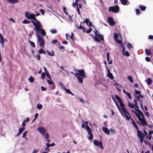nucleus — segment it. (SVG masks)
Listing matches in <instances>:
<instances>
[{
  "label": "nucleus",
  "instance_id": "nucleus-1",
  "mask_svg": "<svg viewBox=\"0 0 153 153\" xmlns=\"http://www.w3.org/2000/svg\"><path fill=\"white\" fill-rule=\"evenodd\" d=\"M31 22L35 27V28H33V30L36 31V36H40L39 34V32L41 31L40 33L43 36H45L46 35V33L44 29H42L41 28V27H42V25L40 22L37 24L36 23V22L33 20H31Z\"/></svg>",
  "mask_w": 153,
  "mask_h": 153
},
{
  "label": "nucleus",
  "instance_id": "nucleus-2",
  "mask_svg": "<svg viewBox=\"0 0 153 153\" xmlns=\"http://www.w3.org/2000/svg\"><path fill=\"white\" fill-rule=\"evenodd\" d=\"M135 110L143 118V119L140 121L141 122V124L143 125L146 126L147 124H146V122L145 119V116L142 112L140 110L137 109H135Z\"/></svg>",
  "mask_w": 153,
  "mask_h": 153
},
{
  "label": "nucleus",
  "instance_id": "nucleus-3",
  "mask_svg": "<svg viewBox=\"0 0 153 153\" xmlns=\"http://www.w3.org/2000/svg\"><path fill=\"white\" fill-rule=\"evenodd\" d=\"M85 128L88 131V134L90 135V137H88V139L90 140H92L93 139V135L91 131V128L87 124L86 125Z\"/></svg>",
  "mask_w": 153,
  "mask_h": 153
},
{
  "label": "nucleus",
  "instance_id": "nucleus-4",
  "mask_svg": "<svg viewBox=\"0 0 153 153\" xmlns=\"http://www.w3.org/2000/svg\"><path fill=\"white\" fill-rule=\"evenodd\" d=\"M37 38V42L39 44L40 47L43 48L44 47L45 42L44 39L40 36H36Z\"/></svg>",
  "mask_w": 153,
  "mask_h": 153
},
{
  "label": "nucleus",
  "instance_id": "nucleus-5",
  "mask_svg": "<svg viewBox=\"0 0 153 153\" xmlns=\"http://www.w3.org/2000/svg\"><path fill=\"white\" fill-rule=\"evenodd\" d=\"M120 8L118 6L116 5L114 6H111L109 8V12H112L114 13H117L119 11Z\"/></svg>",
  "mask_w": 153,
  "mask_h": 153
},
{
  "label": "nucleus",
  "instance_id": "nucleus-6",
  "mask_svg": "<svg viewBox=\"0 0 153 153\" xmlns=\"http://www.w3.org/2000/svg\"><path fill=\"white\" fill-rule=\"evenodd\" d=\"M38 130L39 131V132L41 133L42 136L45 137L46 139H48L49 138V137L48 134L46 133L45 131L42 128L39 127L38 128Z\"/></svg>",
  "mask_w": 153,
  "mask_h": 153
},
{
  "label": "nucleus",
  "instance_id": "nucleus-7",
  "mask_svg": "<svg viewBox=\"0 0 153 153\" xmlns=\"http://www.w3.org/2000/svg\"><path fill=\"white\" fill-rule=\"evenodd\" d=\"M77 71L79 73H76L75 74V75L80 76L82 78H86L85 73L83 69L78 70Z\"/></svg>",
  "mask_w": 153,
  "mask_h": 153
},
{
  "label": "nucleus",
  "instance_id": "nucleus-8",
  "mask_svg": "<svg viewBox=\"0 0 153 153\" xmlns=\"http://www.w3.org/2000/svg\"><path fill=\"white\" fill-rule=\"evenodd\" d=\"M32 19L34 20L36 22V23L37 24H38V23L40 22L39 20H37L35 17V14H30L28 18H27V19Z\"/></svg>",
  "mask_w": 153,
  "mask_h": 153
},
{
  "label": "nucleus",
  "instance_id": "nucleus-9",
  "mask_svg": "<svg viewBox=\"0 0 153 153\" xmlns=\"http://www.w3.org/2000/svg\"><path fill=\"white\" fill-rule=\"evenodd\" d=\"M137 135L139 137L140 140V142L142 143L143 141L144 136L143 133L141 132L137 133Z\"/></svg>",
  "mask_w": 153,
  "mask_h": 153
},
{
  "label": "nucleus",
  "instance_id": "nucleus-10",
  "mask_svg": "<svg viewBox=\"0 0 153 153\" xmlns=\"http://www.w3.org/2000/svg\"><path fill=\"white\" fill-rule=\"evenodd\" d=\"M108 22L111 26H113L116 23L115 21L113 20V19L111 17H109L108 18Z\"/></svg>",
  "mask_w": 153,
  "mask_h": 153
},
{
  "label": "nucleus",
  "instance_id": "nucleus-11",
  "mask_svg": "<svg viewBox=\"0 0 153 153\" xmlns=\"http://www.w3.org/2000/svg\"><path fill=\"white\" fill-rule=\"evenodd\" d=\"M108 74H107V76L109 77L111 79H114V77L113 74L110 72V70L109 68H107Z\"/></svg>",
  "mask_w": 153,
  "mask_h": 153
},
{
  "label": "nucleus",
  "instance_id": "nucleus-12",
  "mask_svg": "<svg viewBox=\"0 0 153 153\" xmlns=\"http://www.w3.org/2000/svg\"><path fill=\"white\" fill-rule=\"evenodd\" d=\"M82 22H80V24L79 25H76L77 26V27L79 29L81 30H82L83 31V33H85V28L84 27L82 26L81 25L82 24Z\"/></svg>",
  "mask_w": 153,
  "mask_h": 153
},
{
  "label": "nucleus",
  "instance_id": "nucleus-13",
  "mask_svg": "<svg viewBox=\"0 0 153 153\" xmlns=\"http://www.w3.org/2000/svg\"><path fill=\"white\" fill-rule=\"evenodd\" d=\"M102 130L106 134H110V131L108 128L103 126L102 128Z\"/></svg>",
  "mask_w": 153,
  "mask_h": 153
},
{
  "label": "nucleus",
  "instance_id": "nucleus-14",
  "mask_svg": "<svg viewBox=\"0 0 153 153\" xmlns=\"http://www.w3.org/2000/svg\"><path fill=\"white\" fill-rule=\"evenodd\" d=\"M102 142V141H99V140H94V145L97 146H99L100 145V143H101Z\"/></svg>",
  "mask_w": 153,
  "mask_h": 153
},
{
  "label": "nucleus",
  "instance_id": "nucleus-15",
  "mask_svg": "<svg viewBox=\"0 0 153 153\" xmlns=\"http://www.w3.org/2000/svg\"><path fill=\"white\" fill-rule=\"evenodd\" d=\"M106 56H107V60L108 62V64H111L112 63V60H111V61H110L109 55V53L108 52L107 53Z\"/></svg>",
  "mask_w": 153,
  "mask_h": 153
},
{
  "label": "nucleus",
  "instance_id": "nucleus-16",
  "mask_svg": "<svg viewBox=\"0 0 153 153\" xmlns=\"http://www.w3.org/2000/svg\"><path fill=\"white\" fill-rule=\"evenodd\" d=\"M75 76L77 78L79 82L80 83H82L83 82L82 78L78 75H75Z\"/></svg>",
  "mask_w": 153,
  "mask_h": 153
},
{
  "label": "nucleus",
  "instance_id": "nucleus-17",
  "mask_svg": "<svg viewBox=\"0 0 153 153\" xmlns=\"http://www.w3.org/2000/svg\"><path fill=\"white\" fill-rule=\"evenodd\" d=\"M122 110L124 114L125 115H126V114L127 115H129V113L128 112L127 110L126 109V108H122Z\"/></svg>",
  "mask_w": 153,
  "mask_h": 153
},
{
  "label": "nucleus",
  "instance_id": "nucleus-18",
  "mask_svg": "<svg viewBox=\"0 0 153 153\" xmlns=\"http://www.w3.org/2000/svg\"><path fill=\"white\" fill-rule=\"evenodd\" d=\"M115 97L116 99L120 103L122 102V100L120 98V97L117 95H115Z\"/></svg>",
  "mask_w": 153,
  "mask_h": 153
},
{
  "label": "nucleus",
  "instance_id": "nucleus-19",
  "mask_svg": "<svg viewBox=\"0 0 153 153\" xmlns=\"http://www.w3.org/2000/svg\"><path fill=\"white\" fill-rule=\"evenodd\" d=\"M147 84L148 85H149L152 84V80L151 78H148L147 79Z\"/></svg>",
  "mask_w": 153,
  "mask_h": 153
},
{
  "label": "nucleus",
  "instance_id": "nucleus-20",
  "mask_svg": "<svg viewBox=\"0 0 153 153\" xmlns=\"http://www.w3.org/2000/svg\"><path fill=\"white\" fill-rule=\"evenodd\" d=\"M92 38H94L95 41L99 42H101V41L99 37L96 36H92Z\"/></svg>",
  "mask_w": 153,
  "mask_h": 153
},
{
  "label": "nucleus",
  "instance_id": "nucleus-21",
  "mask_svg": "<svg viewBox=\"0 0 153 153\" xmlns=\"http://www.w3.org/2000/svg\"><path fill=\"white\" fill-rule=\"evenodd\" d=\"M139 8L142 11H145L146 8V7L142 5H140L139 6Z\"/></svg>",
  "mask_w": 153,
  "mask_h": 153
},
{
  "label": "nucleus",
  "instance_id": "nucleus-22",
  "mask_svg": "<svg viewBox=\"0 0 153 153\" xmlns=\"http://www.w3.org/2000/svg\"><path fill=\"white\" fill-rule=\"evenodd\" d=\"M134 127L136 129L137 133H139L141 132L139 130V128L138 126H137L136 124L135 123L133 125Z\"/></svg>",
  "mask_w": 153,
  "mask_h": 153
},
{
  "label": "nucleus",
  "instance_id": "nucleus-23",
  "mask_svg": "<svg viewBox=\"0 0 153 153\" xmlns=\"http://www.w3.org/2000/svg\"><path fill=\"white\" fill-rule=\"evenodd\" d=\"M47 52L48 54L50 56H53L54 55V54L53 52V51H51V53L50 52V51L47 50Z\"/></svg>",
  "mask_w": 153,
  "mask_h": 153
},
{
  "label": "nucleus",
  "instance_id": "nucleus-24",
  "mask_svg": "<svg viewBox=\"0 0 153 153\" xmlns=\"http://www.w3.org/2000/svg\"><path fill=\"white\" fill-rule=\"evenodd\" d=\"M121 4L123 5H126L127 4L128 0H120Z\"/></svg>",
  "mask_w": 153,
  "mask_h": 153
},
{
  "label": "nucleus",
  "instance_id": "nucleus-25",
  "mask_svg": "<svg viewBox=\"0 0 153 153\" xmlns=\"http://www.w3.org/2000/svg\"><path fill=\"white\" fill-rule=\"evenodd\" d=\"M8 1H9V2L11 4L13 3H17L18 2V0H8Z\"/></svg>",
  "mask_w": 153,
  "mask_h": 153
},
{
  "label": "nucleus",
  "instance_id": "nucleus-26",
  "mask_svg": "<svg viewBox=\"0 0 153 153\" xmlns=\"http://www.w3.org/2000/svg\"><path fill=\"white\" fill-rule=\"evenodd\" d=\"M28 80L30 82L33 83L34 82V78L32 76H30L28 79Z\"/></svg>",
  "mask_w": 153,
  "mask_h": 153
},
{
  "label": "nucleus",
  "instance_id": "nucleus-27",
  "mask_svg": "<svg viewBox=\"0 0 153 153\" xmlns=\"http://www.w3.org/2000/svg\"><path fill=\"white\" fill-rule=\"evenodd\" d=\"M46 146H47V147H50V146H54L55 145V144L54 143H52L51 144H50L49 143H47L46 144Z\"/></svg>",
  "mask_w": 153,
  "mask_h": 153
},
{
  "label": "nucleus",
  "instance_id": "nucleus-28",
  "mask_svg": "<svg viewBox=\"0 0 153 153\" xmlns=\"http://www.w3.org/2000/svg\"><path fill=\"white\" fill-rule=\"evenodd\" d=\"M128 106L131 108L133 109L134 108V106L133 104L129 102H128Z\"/></svg>",
  "mask_w": 153,
  "mask_h": 153
},
{
  "label": "nucleus",
  "instance_id": "nucleus-29",
  "mask_svg": "<svg viewBox=\"0 0 153 153\" xmlns=\"http://www.w3.org/2000/svg\"><path fill=\"white\" fill-rule=\"evenodd\" d=\"M145 52L146 54L147 55L149 56L151 54V53L150 51L147 49H146L145 50Z\"/></svg>",
  "mask_w": 153,
  "mask_h": 153
},
{
  "label": "nucleus",
  "instance_id": "nucleus-30",
  "mask_svg": "<svg viewBox=\"0 0 153 153\" xmlns=\"http://www.w3.org/2000/svg\"><path fill=\"white\" fill-rule=\"evenodd\" d=\"M123 54L124 56H128L130 55V54L127 51H126L125 52L123 53Z\"/></svg>",
  "mask_w": 153,
  "mask_h": 153
},
{
  "label": "nucleus",
  "instance_id": "nucleus-31",
  "mask_svg": "<svg viewBox=\"0 0 153 153\" xmlns=\"http://www.w3.org/2000/svg\"><path fill=\"white\" fill-rule=\"evenodd\" d=\"M78 5L79 3H77V2H73L72 4V6L74 7H76V6H77V7H78Z\"/></svg>",
  "mask_w": 153,
  "mask_h": 153
},
{
  "label": "nucleus",
  "instance_id": "nucleus-32",
  "mask_svg": "<svg viewBox=\"0 0 153 153\" xmlns=\"http://www.w3.org/2000/svg\"><path fill=\"white\" fill-rule=\"evenodd\" d=\"M45 73L47 76L50 79V80L51 79V76L48 72L47 71H45Z\"/></svg>",
  "mask_w": 153,
  "mask_h": 153
},
{
  "label": "nucleus",
  "instance_id": "nucleus-33",
  "mask_svg": "<svg viewBox=\"0 0 153 153\" xmlns=\"http://www.w3.org/2000/svg\"><path fill=\"white\" fill-rule=\"evenodd\" d=\"M31 22V21H30L28 20H27L26 19L24 20L23 21L22 23L23 24H29Z\"/></svg>",
  "mask_w": 153,
  "mask_h": 153
},
{
  "label": "nucleus",
  "instance_id": "nucleus-34",
  "mask_svg": "<svg viewBox=\"0 0 153 153\" xmlns=\"http://www.w3.org/2000/svg\"><path fill=\"white\" fill-rule=\"evenodd\" d=\"M38 52L39 54H42V53L45 54V52L44 51L43 49H39V50Z\"/></svg>",
  "mask_w": 153,
  "mask_h": 153
},
{
  "label": "nucleus",
  "instance_id": "nucleus-35",
  "mask_svg": "<svg viewBox=\"0 0 153 153\" xmlns=\"http://www.w3.org/2000/svg\"><path fill=\"white\" fill-rule=\"evenodd\" d=\"M47 81L48 83L50 85L54 84V82L51 80V79L50 80H47Z\"/></svg>",
  "mask_w": 153,
  "mask_h": 153
},
{
  "label": "nucleus",
  "instance_id": "nucleus-36",
  "mask_svg": "<svg viewBox=\"0 0 153 153\" xmlns=\"http://www.w3.org/2000/svg\"><path fill=\"white\" fill-rule=\"evenodd\" d=\"M134 98L135 99V100H137L139 102H140V98L138 96H137L136 95H135Z\"/></svg>",
  "mask_w": 153,
  "mask_h": 153
},
{
  "label": "nucleus",
  "instance_id": "nucleus-37",
  "mask_svg": "<svg viewBox=\"0 0 153 153\" xmlns=\"http://www.w3.org/2000/svg\"><path fill=\"white\" fill-rule=\"evenodd\" d=\"M129 115V116L127 115L126 114L125 115L126 118L127 120H130V118L131 119V115H130V114H129V115Z\"/></svg>",
  "mask_w": 153,
  "mask_h": 153
},
{
  "label": "nucleus",
  "instance_id": "nucleus-38",
  "mask_svg": "<svg viewBox=\"0 0 153 153\" xmlns=\"http://www.w3.org/2000/svg\"><path fill=\"white\" fill-rule=\"evenodd\" d=\"M25 128L23 127L20 128L19 130V132L20 133L22 134V132L24 131Z\"/></svg>",
  "mask_w": 153,
  "mask_h": 153
},
{
  "label": "nucleus",
  "instance_id": "nucleus-39",
  "mask_svg": "<svg viewBox=\"0 0 153 153\" xmlns=\"http://www.w3.org/2000/svg\"><path fill=\"white\" fill-rule=\"evenodd\" d=\"M29 41L30 44V45L33 46V47L34 48L35 47V43L33 42L30 41V40H29Z\"/></svg>",
  "mask_w": 153,
  "mask_h": 153
},
{
  "label": "nucleus",
  "instance_id": "nucleus-40",
  "mask_svg": "<svg viewBox=\"0 0 153 153\" xmlns=\"http://www.w3.org/2000/svg\"><path fill=\"white\" fill-rule=\"evenodd\" d=\"M128 78L131 82H133V80L132 77L129 76L128 77Z\"/></svg>",
  "mask_w": 153,
  "mask_h": 153
},
{
  "label": "nucleus",
  "instance_id": "nucleus-41",
  "mask_svg": "<svg viewBox=\"0 0 153 153\" xmlns=\"http://www.w3.org/2000/svg\"><path fill=\"white\" fill-rule=\"evenodd\" d=\"M0 39H1L0 42H4V38L1 33H0Z\"/></svg>",
  "mask_w": 153,
  "mask_h": 153
},
{
  "label": "nucleus",
  "instance_id": "nucleus-42",
  "mask_svg": "<svg viewBox=\"0 0 153 153\" xmlns=\"http://www.w3.org/2000/svg\"><path fill=\"white\" fill-rule=\"evenodd\" d=\"M0 39H1L0 42H4V38L1 33H0Z\"/></svg>",
  "mask_w": 153,
  "mask_h": 153
},
{
  "label": "nucleus",
  "instance_id": "nucleus-43",
  "mask_svg": "<svg viewBox=\"0 0 153 153\" xmlns=\"http://www.w3.org/2000/svg\"><path fill=\"white\" fill-rule=\"evenodd\" d=\"M94 33L95 36H98L100 34L98 32V31L96 29H95V31H94Z\"/></svg>",
  "mask_w": 153,
  "mask_h": 153
},
{
  "label": "nucleus",
  "instance_id": "nucleus-44",
  "mask_svg": "<svg viewBox=\"0 0 153 153\" xmlns=\"http://www.w3.org/2000/svg\"><path fill=\"white\" fill-rule=\"evenodd\" d=\"M136 13L137 15H139L140 14V11L139 9H137L136 10Z\"/></svg>",
  "mask_w": 153,
  "mask_h": 153
},
{
  "label": "nucleus",
  "instance_id": "nucleus-45",
  "mask_svg": "<svg viewBox=\"0 0 153 153\" xmlns=\"http://www.w3.org/2000/svg\"><path fill=\"white\" fill-rule=\"evenodd\" d=\"M50 32L53 34L56 33L57 32V30L55 29H53L50 30Z\"/></svg>",
  "mask_w": 153,
  "mask_h": 153
},
{
  "label": "nucleus",
  "instance_id": "nucleus-46",
  "mask_svg": "<svg viewBox=\"0 0 153 153\" xmlns=\"http://www.w3.org/2000/svg\"><path fill=\"white\" fill-rule=\"evenodd\" d=\"M135 114L136 115V116L138 118V119L140 121V120H141V119H142V118L140 117V116H139L137 114L136 112H135Z\"/></svg>",
  "mask_w": 153,
  "mask_h": 153
},
{
  "label": "nucleus",
  "instance_id": "nucleus-47",
  "mask_svg": "<svg viewBox=\"0 0 153 153\" xmlns=\"http://www.w3.org/2000/svg\"><path fill=\"white\" fill-rule=\"evenodd\" d=\"M37 108L39 109H41L42 108V105L41 104H37Z\"/></svg>",
  "mask_w": 153,
  "mask_h": 153
},
{
  "label": "nucleus",
  "instance_id": "nucleus-48",
  "mask_svg": "<svg viewBox=\"0 0 153 153\" xmlns=\"http://www.w3.org/2000/svg\"><path fill=\"white\" fill-rule=\"evenodd\" d=\"M119 103L120 104V106L121 108V109L124 108L125 105L123 103H122V102Z\"/></svg>",
  "mask_w": 153,
  "mask_h": 153
},
{
  "label": "nucleus",
  "instance_id": "nucleus-49",
  "mask_svg": "<svg viewBox=\"0 0 153 153\" xmlns=\"http://www.w3.org/2000/svg\"><path fill=\"white\" fill-rule=\"evenodd\" d=\"M52 85L50 86V89L51 90H53V89H54L55 88V85L54 84H52V85Z\"/></svg>",
  "mask_w": 153,
  "mask_h": 153
},
{
  "label": "nucleus",
  "instance_id": "nucleus-50",
  "mask_svg": "<svg viewBox=\"0 0 153 153\" xmlns=\"http://www.w3.org/2000/svg\"><path fill=\"white\" fill-rule=\"evenodd\" d=\"M114 40H116V39H117V38L118 37V35L117 33H115L114 34Z\"/></svg>",
  "mask_w": 153,
  "mask_h": 153
},
{
  "label": "nucleus",
  "instance_id": "nucleus-51",
  "mask_svg": "<svg viewBox=\"0 0 153 153\" xmlns=\"http://www.w3.org/2000/svg\"><path fill=\"white\" fill-rule=\"evenodd\" d=\"M143 142L146 144L148 145L149 146L151 145V144L149 142H148V141L146 140H144Z\"/></svg>",
  "mask_w": 153,
  "mask_h": 153
},
{
  "label": "nucleus",
  "instance_id": "nucleus-52",
  "mask_svg": "<svg viewBox=\"0 0 153 153\" xmlns=\"http://www.w3.org/2000/svg\"><path fill=\"white\" fill-rule=\"evenodd\" d=\"M127 47L129 49L133 48L131 44L129 43L128 44Z\"/></svg>",
  "mask_w": 153,
  "mask_h": 153
},
{
  "label": "nucleus",
  "instance_id": "nucleus-53",
  "mask_svg": "<svg viewBox=\"0 0 153 153\" xmlns=\"http://www.w3.org/2000/svg\"><path fill=\"white\" fill-rule=\"evenodd\" d=\"M126 94L127 95V96L128 97L129 99H132V97L131 96L130 93H129L128 92H127V93H126Z\"/></svg>",
  "mask_w": 153,
  "mask_h": 153
},
{
  "label": "nucleus",
  "instance_id": "nucleus-54",
  "mask_svg": "<svg viewBox=\"0 0 153 153\" xmlns=\"http://www.w3.org/2000/svg\"><path fill=\"white\" fill-rule=\"evenodd\" d=\"M99 36L100 38V39L102 41L104 40V39L103 38V36L101 34H100V35L98 36Z\"/></svg>",
  "mask_w": 153,
  "mask_h": 153
},
{
  "label": "nucleus",
  "instance_id": "nucleus-55",
  "mask_svg": "<svg viewBox=\"0 0 153 153\" xmlns=\"http://www.w3.org/2000/svg\"><path fill=\"white\" fill-rule=\"evenodd\" d=\"M59 48L61 50H62V51H65V48L63 46L61 45V46L59 47Z\"/></svg>",
  "mask_w": 153,
  "mask_h": 153
},
{
  "label": "nucleus",
  "instance_id": "nucleus-56",
  "mask_svg": "<svg viewBox=\"0 0 153 153\" xmlns=\"http://www.w3.org/2000/svg\"><path fill=\"white\" fill-rule=\"evenodd\" d=\"M64 89L66 92L68 94H70L71 92L70 90L69 89H67L65 88Z\"/></svg>",
  "mask_w": 153,
  "mask_h": 153
},
{
  "label": "nucleus",
  "instance_id": "nucleus-57",
  "mask_svg": "<svg viewBox=\"0 0 153 153\" xmlns=\"http://www.w3.org/2000/svg\"><path fill=\"white\" fill-rule=\"evenodd\" d=\"M45 76V74L44 72H43L42 74L41 75V78L42 79H44V77Z\"/></svg>",
  "mask_w": 153,
  "mask_h": 153
},
{
  "label": "nucleus",
  "instance_id": "nucleus-58",
  "mask_svg": "<svg viewBox=\"0 0 153 153\" xmlns=\"http://www.w3.org/2000/svg\"><path fill=\"white\" fill-rule=\"evenodd\" d=\"M146 137L147 139L149 140H151L152 137V135H150L148 134V135H147V136H146Z\"/></svg>",
  "mask_w": 153,
  "mask_h": 153
},
{
  "label": "nucleus",
  "instance_id": "nucleus-59",
  "mask_svg": "<svg viewBox=\"0 0 153 153\" xmlns=\"http://www.w3.org/2000/svg\"><path fill=\"white\" fill-rule=\"evenodd\" d=\"M135 93L137 94H139L140 93V92L139 91H138L136 89L135 90Z\"/></svg>",
  "mask_w": 153,
  "mask_h": 153
},
{
  "label": "nucleus",
  "instance_id": "nucleus-60",
  "mask_svg": "<svg viewBox=\"0 0 153 153\" xmlns=\"http://www.w3.org/2000/svg\"><path fill=\"white\" fill-rule=\"evenodd\" d=\"M89 19H85V23L87 24V25H88V24L89 23Z\"/></svg>",
  "mask_w": 153,
  "mask_h": 153
},
{
  "label": "nucleus",
  "instance_id": "nucleus-61",
  "mask_svg": "<svg viewBox=\"0 0 153 153\" xmlns=\"http://www.w3.org/2000/svg\"><path fill=\"white\" fill-rule=\"evenodd\" d=\"M92 30V28L91 27H90L89 29L87 30L86 33H90Z\"/></svg>",
  "mask_w": 153,
  "mask_h": 153
},
{
  "label": "nucleus",
  "instance_id": "nucleus-62",
  "mask_svg": "<svg viewBox=\"0 0 153 153\" xmlns=\"http://www.w3.org/2000/svg\"><path fill=\"white\" fill-rule=\"evenodd\" d=\"M145 60L148 62H149L150 61V58L148 57H145Z\"/></svg>",
  "mask_w": 153,
  "mask_h": 153
},
{
  "label": "nucleus",
  "instance_id": "nucleus-63",
  "mask_svg": "<svg viewBox=\"0 0 153 153\" xmlns=\"http://www.w3.org/2000/svg\"><path fill=\"white\" fill-rule=\"evenodd\" d=\"M40 12H41V13L44 15V14L45 13V10H44L42 9H40Z\"/></svg>",
  "mask_w": 153,
  "mask_h": 153
},
{
  "label": "nucleus",
  "instance_id": "nucleus-64",
  "mask_svg": "<svg viewBox=\"0 0 153 153\" xmlns=\"http://www.w3.org/2000/svg\"><path fill=\"white\" fill-rule=\"evenodd\" d=\"M148 39H153V35H150L148 36Z\"/></svg>",
  "mask_w": 153,
  "mask_h": 153
}]
</instances>
